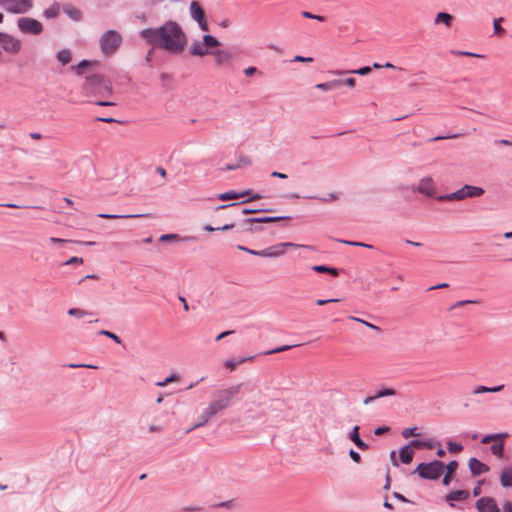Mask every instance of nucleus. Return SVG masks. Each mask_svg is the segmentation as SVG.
<instances>
[{
	"label": "nucleus",
	"instance_id": "30",
	"mask_svg": "<svg viewBox=\"0 0 512 512\" xmlns=\"http://www.w3.org/2000/svg\"><path fill=\"white\" fill-rule=\"evenodd\" d=\"M453 20V16L446 12H439L435 17V24L443 23L446 26H450Z\"/></svg>",
	"mask_w": 512,
	"mask_h": 512
},
{
	"label": "nucleus",
	"instance_id": "61",
	"mask_svg": "<svg viewBox=\"0 0 512 512\" xmlns=\"http://www.w3.org/2000/svg\"><path fill=\"white\" fill-rule=\"evenodd\" d=\"M312 269L317 273H327L329 271V267L325 265H315Z\"/></svg>",
	"mask_w": 512,
	"mask_h": 512
},
{
	"label": "nucleus",
	"instance_id": "27",
	"mask_svg": "<svg viewBox=\"0 0 512 512\" xmlns=\"http://www.w3.org/2000/svg\"><path fill=\"white\" fill-rule=\"evenodd\" d=\"M216 57V63L218 65H223L231 61L232 54L225 50H217L213 53Z\"/></svg>",
	"mask_w": 512,
	"mask_h": 512
},
{
	"label": "nucleus",
	"instance_id": "62",
	"mask_svg": "<svg viewBox=\"0 0 512 512\" xmlns=\"http://www.w3.org/2000/svg\"><path fill=\"white\" fill-rule=\"evenodd\" d=\"M76 263H83V258L73 256L65 262V265H73Z\"/></svg>",
	"mask_w": 512,
	"mask_h": 512
},
{
	"label": "nucleus",
	"instance_id": "38",
	"mask_svg": "<svg viewBox=\"0 0 512 512\" xmlns=\"http://www.w3.org/2000/svg\"><path fill=\"white\" fill-rule=\"evenodd\" d=\"M159 47H154L152 46V48L147 52L146 54V57H145V62L146 64H148L150 67H153L154 66V62H157V57H155V51L158 49Z\"/></svg>",
	"mask_w": 512,
	"mask_h": 512
},
{
	"label": "nucleus",
	"instance_id": "28",
	"mask_svg": "<svg viewBox=\"0 0 512 512\" xmlns=\"http://www.w3.org/2000/svg\"><path fill=\"white\" fill-rule=\"evenodd\" d=\"M342 86L341 79H335L325 83H319L315 87L322 91H330Z\"/></svg>",
	"mask_w": 512,
	"mask_h": 512
},
{
	"label": "nucleus",
	"instance_id": "19",
	"mask_svg": "<svg viewBox=\"0 0 512 512\" xmlns=\"http://www.w3.org/2000/svg\"><path fill=\"white\" fill-rule=\"evenodd\" d=\"M470 493L467 490H457L449 493L446 496L447 502L450 503L451 506H454L453 501H464L469 497Z\"/></svg>",
	"mask_w": 512,
	"mask_h": 512
},
{
	"label": "nucleus",
	"instance_id": "20",
	"mask_svg": "<svg viewBox=\"0 0 512 512\" xmlns=\"http://www.w3.org/2000/svg\"><path fill=\"white\" fill-rule=\"evenodd\" d=\"M251 163L252 162L249 157H247L245 155H240L238 158V163L227 164L224 168H222V170H226V171L236 170V169H240L245 166H249V165H251Z\"/></svg>",
	"mask_w": 512,
	"mask_h": 512
},
{
	"label": "nucleus",
	"instance_id": "14",
	"mask_svg": "<svg viewBox=\"0 0 512 512\" xmlns=\"http://www.w3.org/2000/svg\"><path fill=\"white\" fill-rule=\"evenodd\" d=\"M230 405L228 398H224L219 391L214 394V399L209 403L216 414L227 409Z\"/></svg>",
	"mask_w": 512,
	"mask_h": 512
},
{
	"label": "nucleus",
	"instance_id": "7",
	"mask_svg": "<svg viewBox=\"0 0 512 512\" xmlns=\"http://www.w3.org/2000/svg\"><path fill=\"white\" fill-rule=\"evenodd\" d=\"M17 26L22 33L39 35L43 31V25L40 21L29 18L21 17L17 20Z\"/></svg>",
	"mask_w": 512,
	"mask_h": 512
},
{
	"label": "nucleus",
	"instance_id": "29",
	"mask_svg": "<svg viewBox=\"0 0 512 512\" xmlns=\"http://www.w3.org/2000/svg\"><path fill=\"white\" fill-rule=\"evenodd\" d=\"M57 60L63 65H67L72 59V53L69 49H61L57 52Z\"/></svg>",
	"mask_w": 512,
	"mask_h": 512
},
{
	"label": "nucleus",
	"instance_id": "5",
	"mask_svg": "<svg viewBox=\"0 0 512 512\" xmlns=\"http://www.w3.org/2000/svg\"><path fill=\"white\" fill-rule=\"evenodd\" d=\"M122 43V36L116 30L106 31L99 40L100 48L103 54H114Z\"/></svg>",
	"mask_w": 512,
	"mask_h": 512
},
{
	"label": "nucleus",
	"instance_id": "6",
	"mask_svg": "<svg viewBox=\"0 0 512 512\" xmlns=\"http://www.w3.org/2000/svg\"><path fill=\"white\" fill-rule=\"evenodd\" d=\"M0 7L10 14H26L32 7V0H0Z\"/></svg>",
	"mask_w": 512,
	"mask_h": 512
},
{
	"label": "nucleus",
	"instance_id": "56",
	"mask_svg": "<svg viewBox=\"0 0 512 512\" xmlns=\"http://www.w3.org/2000/svg\"><path fill=\"white\" fill-rule=\"evenodd\" d=\"M503 20V18L495 19L493 22V27L495 33L502 34L504 33V29L501 27L500 22Z\"/></svg>",
	"mask_w": 512,
	"mask_h": 512
},
{
	"label": "nucleus",
	"instance_id": "47",
	"mask_svg": "<svg viewBox=\"0 0 512 512\" xmlns=\"http://www.w3.org/2000/svg\"><path fill=\"white\" fill-rule=\"evenodd\" d=\"M341 243L356 246V247H363L367 249H372L373 246L371 244L363 243V242H356V241H348V240H340Z\"/></svg>",
	"mask_w": 512,
	"mask_h": 512
},
{
	"label": "nucleus",
	"instance_id": "40",
	"mask_svg": "<svg viewBox=\"0 0 512 512\" xmlns=\"http://www.w3.org/2000/svg\"><path fill=\"white\" fill-rule=\"evenodd\" d=\"M209 423V421H207L201 414L198 416L197 418V422L190 428H188L185 432L186 433H190L191 431L197 429V428H200V427H204L205 425H207Z\"/></svg>",
	"mask_w": 512,
	"mask_h": 512
},
{
	"label": "nucleus",
	"instance_id": "26",
	"mask_svg": "<svg viewBox=\"0 0 512 512\" xmlns=\"http://www.w3.org/2000/svg\"><path fill=\"white\" fill-rule=\"evenodd\" d=\"M61 6L58 2H54L49 8L43 11V16L46 19H54L60 13Z\"/></svg>",
	"mask_w": 512,
	"mask_h": 512
},
{
	"label": "nucleus",
	"instance_id": "36",
	"mask_svg": "<svg viewBox=\"0 0 512 512\" xmlns=\"http://www.w3.org/2000/svg\"><path fill=\"white\" fill-rule=\"evenodd\" d=\"M202 41L207 49L217 47L220 45V42L210 34H205L202 38Z\"/></svg>",
	"mask_w": 512,
	"mask_h": 512
},
{
	"label": "nucleus",
	"instance_id": "64",
	"mask_svg": "<svg viewBox=\"0 0 512 512\" xmlns=\"http://www.w3.org/2000/svg\"><path fill=\"white\" fill-rule=\"evenodd\" d=\"M494 144L495 145H505V146H512V140H508V139H497V140H494Z\"/></svg>",
	"mask_w": 512,
	"mask_h": 512
},
{
	"label": "nucleus",
	"instance_id": "31",
	"mask_svg": "<svg viewBox=\"0 0 512 512\" xmlns=\"http://www.w3.org/2000/svg\"><path fill=\"white\" fill-rule=\"evenodd\" d=\"M147 214H131V215H118V214H108V213H100L97 216L103 219H118V218H140L145 217Z\"/></svg>",
	"mask_w": 512,
	"mask_h": 512
},
{
	"label": "nucleus",
	"instance_id": "4",
	"mask_svg": "<svg viewBox=\"0 0 512 512\" xmlns=\"http://www.w3.org/2000/svg\"><path fill=\"white\" fill-rule=\"evenodd\" d=\"M83 89L96 93H112V85L102 74H93L85 77Z\"/></svg>",
	"mask_w": 512,
	"mask_h": 512
},
{
	"label": "nucleus",
	"instance_id": "45",
	"mask_svg": "<svg viewBox=\"0 0 512 512\" xmlns=\"http://www.w3.org/2000/svg\"><path fill=\"white\" fill-rule=\"evenodd\" d=\"M67 313H68V315L74 316V317H77V318H82L85 315L89 314L88 312H86V311H84L82 309H79V308H70L67 311Z\"/></svg>",
	"mask_w": 512,
	"mask_h": 512
},
{
	"label": "nucleus",
	"instance_id": "2",
	"mask_svg": "<svg viewBox=\"0 0 512 512\" xmlns=\"http://www.w3.org/2000/svg\"><path fill=\"white\" fill-rule=\"evenodd\" d=\"M444 468L443 462L434 460L428 463H420L413 473L418 474L422 479L437 480L442 475Z\"/></svg>",
	"mask_w": 512,
	"mask_h": 512
},
{
	"label": "nucleus",
	"instance_id": "57",
	"mask_svg": "<svg viewBox=\"0 0 512 512\" xmlns=\"http://www.w3.org/2000/svg\"><path fill=\"white\" fill-rule=\"evenodd\" d=\"M178 379H179L178 374H172L169 377H166L164 380H162V387H165L169 383L177 381Z\"/></svg>",
	"mask_w": 512,
	"mask_h": 512
},
{
	"label": "nucleus",
	"instance_id": "16",
	"mask_svg": "<svg viewBox=\"0 0 512 512\" xmlns=\"http://www.w3.org/2000/svg\"><path fill=\"white\" fill-rule=\"evenodd\" d=\"M1 45H2V48L6 52H8V53L16 54L21 49V42H20V40L16 39L15 37H13V36H11L9 34L7 35V38H5L3 40Z\"/></svg>",
	"mask_w": 512,
	"mask_h": 512
},
{
	"label": "nucleus",
	"instance_id": "17",
	"mask_svg": "<svg viewBox=\"0 0 512 512\" xmlns=\"http://www.w3.org/2000/svg\"><path fill=\"white\" fill-rule=\"evenodd\" d=\"M359 430V426H354L350 431L348 437L359 449L367 450L369 446L360 438Z\"/></svg>",
	"mask_w": 512,
	"mask_h": 512
},
{
	"label": "nucleus",
	"instance_id": "11",
	"mask_svg": "<svg viewBox=\"0 0 512 512\" xmlns=\"http://www.w3.org/2000/svg\"><path fill=\"white\" fill-rule=\"evenodd\" d=\"M416 191L427 197H434L436 195V185L433 178L427 176L420 179Z\"/></svg>",
	"mask_w": 512,
	"mask_h": 512
},
{
	"label": "nucleus",
	"instance_id": "12",
	"mask_svg": "<svg viewBox=\"0 0 512 512\" xmlns=\"http://www.w3.org/2000/svg\"><path fill=\"white\" fill-rule=\"evenodd\" d=\"M238 194H239V198H242V197H249V198L245 199L242 202L230 203V204H221V205L217 206L215 209L216 210H224V209H227V208H230V207L240 206L241 204L246 203L248 201H254V200H258V199L262 198V195H260L258 193H252V190H250V189L242 191V192H240Z\"/></svg>",
	"mask_w": 512,
	"mask_h": 512
},
{
	"label": "nucleus",
	"instance_id": "53",
	"mask_svg": "<svg viewBox=\"0 0 512 512\" xmlns=\"http://www.w3.org/2000/svg\"><path fill=\"white\" fill-rule=\"evenodd\" d=\"M416 430H417V427H410V428H406L404 429L402 432H401V435L402 437L404 438H409L410 436H416L418 435L416 433Z\"/></svg>",
	"mask_w": 512,
	"mask_h": 512
},
{
	"label": "nucleus",
	"instance_id": "50",
	"mask_svg": "<svg viewBox=\"0 0 512 512\" xmlns=\"http://www.w3.org/2000/svg\"><path fill=\"white\" fill-rule=\"evenodd\" d=\"M297 345H284V346H280V347H277L275 349H272V350H269L267 352H265V354L267 355H270V354H275V353H279V352H284V351H287L293 347H296Z\"/></svg>",
	"mask_w": 512,
	"mask_h": 512
},
{
	"label": "nucleus",
	"instance_id": "43",
	"mask_svg": "<svg viewBox=\"0 0 512 512\" xmlns=\"http://www.w3.org/2000/svg\"><path fill=\"white\" fill-rule=\"evenodd\" d=\"M447 449L451 453H459L463 450V446L460 443L448 441L447 442Z\"/></svg>",
	"mask_w": 512,
	"mask_h": 512
},
{
	"label": "nucleus",
	"instance_id": "44",
	"mask_svg": "<svg viewBox=\"0 0 512 512\" xmlns=\"http://www.w3.org/2000/svg\"><path fill=\"white\" fill-rule=\"evenodd\" d=\"M248 219L249 218L244 219L243 224H242L243 226H246V227H244L245 231L256 232V231L261 230L260 227L254 225L256 222L248 221Z\"/></svg>",
	"mask_w": 512,
	"mask_h": 512
},
{
	"label": "nucleus",
	"instance_id": "63",
	"mask_svg": "<svg viewBox=\"0 0 512 512\" xmlns=\"http://www.w3.org/2000/svg\"><path fill=\"white\" fill-rule=\"evenodd\" d=\"M257 68L254 66L247 67L244 69V74L248 77L253 76L255 73H257Z\"/></svg>",
	"mask_w": 512,
	"mask_h": 512
},
{
	"label": "nucleus",
	"instance_id": "35",
	"mask_svg": "<svg viewBox=\"0 0 512 512\" xmlns=\"http://www.w3.org/2000/svg\"><path fill=\"white\" fill-rule=\"evenodd\" d=\"M339 197L338 193H328L327 195L323 196V197H318V196H306L305 198L307 199H317L323 203H328V202H333L335 200H337Z\"/></svg>",
	"mask_w": 512,
	"mask_h": 512
},
{
	"label": "nucleus",
	"instance_id": "22",
	"mask_svg": "<svg viewBox=\"0 0 512 512\" xmlns=\"http://www.w3.org/2000/svg\"><path fill=\"white\" fill-rule=\"evenodd\" d=\"M63 11L70 19H72L74 21L78 22V21L82 20V12L78 8H76L72 5H69V4L64 5Z\"/></svg>",
	"mask_w": 512,
	"mask_h": 512
},
{
	"label": "nucleus",
	"instance_id": "18",
	"mask_svg": "<svg viewBox=\"0 0 512 512\" xmlns=\"http://www.w3.org/2000/svg\"><path fill=\"white\" fill-rule=\"evenodd\" d=\"M189 52L191 55L199 57H203L210 53L203 44V41L200 42L198 40L192 42Z\"/></svg>",
	"mask_w": 512,
	"mask_h": 512
},
{
	"label": "nucleus",
	"instance_id": "54",
	"mask_svg": "<svg viewBox=\"0 0 512 512\" xmlns=\"http://www.w3.org/2000/svg\"><path fill=\"white\" fill-rule=\"evenodd\" d=\"M457 468L458 462L456 460H452L446 465V473L453 474L457 470Z\"/></svg>",
	"mask_w": 512,
	"mask_h": 512
},
{
	"label": "nucleus",
	"instance_id": "39",
	"mask_svg": "<svg viewBox=\"0 0 512 512\" xmlns=\"http://www.w3.org/2000/svg\"><path fill=\"white\" fill-rule=\"evenodd\" d=\"M375 395H376L377 399L382 398V397H387V396H394V395H396V391L392 388L383 387V388L377 390Z\"/></svg>",
	"mask_w": 512,
	"mask_h": 512
},
{
	"label": "nucleus",
	"instance_id": "60",
	"mask_svg": "<svg viewBox=\"0 0 512 512\" xmlns=\"http://www.w3.org/2000/svg\"><path fill=\"white\" fill-rule=\"evenodd\" d=\"M95 120L99 121V122H104V123H120V121H118L112 117H97Z\"/></svg>",
	"mask_w": 512,
	"mask_h": 512
},
{
	"label": "nucleus",
	"instance_id": "41",
	"mask_svg": "<svg viewBox=\"0 0 512 512\" xmlns=\"http://www.w3.org/2000/svg\"><path fill=\"white\" fill-rule=\"evenodd\" d=\"M218 199L222 201L239 199V194L234 191H227L218 195Z\"/></svg>",
	"mask_w": 512,
	"mask_h": 512
},
{
	"label": "nucleus",
	"instance_id": "9",
	"mask_svg": "<svg viewBox=\"0 0 512 512\" xmlns=\"http://www.w3.org/2000/svg\"><path fill=\"white\" fill-rule=\"evenodd\" d=\"M287 247H303L302 245H298L292 242H285L273 245L263 250H258L257 256L266 257V258H275L284 254L285 248Z\"/></svg>",
	"mask_w": 512,
	"mask_h": 512
},
{
	"label": "nucleus",
	"instance_id": "24",
	"mask_svg": "<svg viewBox=\"0 0 512 512\" xmlns=\"http://www.w3.org/2000/svg\"><path fill=\"white\" fill-rule=\"evenodd\" d=\"M241 387L242 384H237L234 386H230L226 389H223L219 392L224 398H228V402L231 404L233 397H235L240 392Z\"/></svg>",
	"mask_w": 512,
	"mask_h": 512
},
{
	"label": "nucleus",
	"instance_id": "59",
	"mask_svg": "<svg viewBox=\"0 0 512 512\" xmlns=\"http://www.w3.org/2000/svg\"><path fill=\"white\" fill-rule=\"evenodd\" d=\"M349 456L350 458L355 462V463H360L361 462V456L360 454L355 451L354 449H350L349 450Z\"/></svg>",
	"mask_w": 512,
	"mask_h": 512
},
{
	"label": "nucleus",
	"instance_id": "34",
	"mask_svg": "<svg viewBox=\"0 0 512 512\" xmlns=\"http://www.w3.org/2000/svg\"><path fill=\"white\" fill-rule=\"evenodd\" d=\"M93 63H97V61H91V60L83 59V60H81L78 63V65L71 66V69L74 70L77 75H82L83 74V69L89 67Z\"/></svg>",
	"mask_w": 512,
	"mask_h": 512
},
{
	"label": "nucleus",
	"instance_id": "55",
	"mask_svg": "<svg viewBox=\"0 0 512 512\" xmlns=\"http://www.w3.org/2000/svg\"><path fill=\"white\" fill-rule=\"evenodd\" d=\"M69 368H89V369H97L98 367L92 364H75L70 363L66 365Z\"/></svg>",
	"mask_w": 512,
	"mask_h": 512
},
{
	"label": "nucleus",
	"instance_id": "48",
	"mask_svg": "<svg viewBox=\"0 0 512 512\" xmlns=\"http://www.w3.org/2000/svg\"><path fill=\"white\" fill-rule=\"evenodd\" d=\"M245 358H241L239 360L235 359H228L225 361L224 365L229 368L230 370H234L238 364H241L245 361Z\"/></svg>",
	"mask_w": 512,
	"mask_h": 512
},
{
	"label": "nucleus",
	"instance_id": "32",
	"mask_svg": "<svg viewBox=\"0 0 512 512\" xmlns=\"http://www.w3.org/2000/svg\"><path fill=\"white\" fill-rule=\"evenodd\" d=\"M490 450L493 455L498 458H503L504 456V440H499L491 445Z\"/></svg>",
	"mask_w": 512,
	"mask_h": 512
},
{
	"label": "nucleus",
	"instance_id": "1",
	"mask_svg": "<svg viewBox=\"0 0 512 512\" xmlns=\"http://www.w3.org/2000/svg\"><path fill=\"white\" fill-rule=\"evenodd\" d=\"M186 44L187 36L177 22L167 21L162 24V49L172 54H180Z\"/></svg>",
	"mask_w": 512,
	"mask_h": 512
},
{
	"label": "nucleus",
	"instance_id": "52",
	"mask_svg": "<svg viewBox=\"0 0 512 512\" xmlns=\"http://www.w3.org/2000/svg\"><path fill=\"white\" fill-rule=\"evenodd\" d=\"M479 303L478 300H460L458 302H456L455 304H453L450 309L453 310L455 308H459V307H462V306H465L467 304H477Z\"/></svg>",
	"mask_w": 512,
	"mask_h": 512
},
{
	"label": "nucleus",
	"instance_id": "13",
	"mask_svg": "<svg viewBox=\"0 0 512 512\" xmlns=\"http://www.w3.org/2000/svg\"><path fill=\"white\" fill-rule=\"evenodd\" d=\"M140 36L152 46L160 47V27L143 29Z\"/></svg>",
	"mask_w": 512,
	"mask_h": 512
},
{
	"label": "nucleus",
	"instance_id": "8",
	"mask_svg": "<svg viewBox=\"0 0 512 512\" xmlns=\"http://www.w3.org/2000/svg\"><path fill=\"white\" fill-rule=\"evenodd\" d=\"M189 13H190V17L195 22H197L199 28L202 31H208L209 30L204 10L202 9V7H201V5H200V3L198 1L193 0V1L190 2Z\"/></svg>",
	"mask_w": 512,
	"mask_h": 512
},
{
	"label": "nucleus",
	"instance_id": "15",
	"mask_svg": "<svg viewBox=\"0 0 512 512\" xmlns=\"http://www.w3.org/2000/svg\"><path fill=\"white\" fill-rule=\"evenodd\" d=\"M468 467L473 476H480L489 471L488 465L482 463L475 457H472L468 461Z\"/></svg>",
	"mask_w": 512,
	"mask_h": 512
},
{
	"label": "nucleus",
	"instance_id": "33",
	"mask_svg": "<svg viewBox=\"0 0 512 512\" xmlns=\"http://www.w3.org/2000/svg\"><path fill=\"white\" fill-rule=\"evenodd\" d=\"M507 436H508L507 433H497V434L485 435L481 439V443L487 444V443H490L492 441L498 442L499 440H504V438H506Z\"/></svg>",
	"mask_w": 512,
	"mask_h": 512
},
{
	"label": "nucleus",
	"instance_id": "46",
	"mask_svg": "<svg viewBox=\"0 0 512 512\" xmlns=\"http://www.w3.org/2000/svg\"><path fill=\"white\" fill-rule=\"evenodd\" d=\"M99 334L100 335H103V336H106L110 339H112L115 343L117 344H121V339L113 332L111 331H108V330H100L99 331Z\"/></svg>",
	"mask_w": 512,
	"mask_h": 512
},
{
	"label": "nucleus",
	"instance_id": "37",
	"mask_svg": "<svg viewBox=\"0 0 512 512\" xmlns=\"http://www.w3.org/2000/svg\"><path fill=\"white\" fill-rule=\"evenodd\" d=\"M371 71H372L371 67L365 66V67L359 68L357 70L339 71V72H337V74L338 75H342V74H345V73H351V74H358V75H361V76H365V75H368Z\"/></svg>",
	"mask_w": 512,
	"mask_h": 512
},
{
	"label": "nucleus",
	"instance_id": "58",
	"mask_svg": "<svg viewBox=\"0 0 512 512\" xmlns=\"http://www.w3.org/2000/svg\"><path fill=\"white\" fill-rule=\"evenodd\" d=\"M49 242L51 244H55V245H63V244L69 243L71 241L70 240H66V239H62V238H57V237H50L49 238Z\"/></svg>",
	"mask_w": 512,
	"mask_h": 512
},
{
	"label": "nucleus",
	"instance_id": "51",
	"mask_svg": "<svg viewBox=\"0 0 512 512\" xmlns=\"http://www.w3.org/2000/svg\"><path fill=\"white\" fill-rule=\"evenodd\" d=\"M301 15L304 17V18H307V19H314V20H317L319 22H323L325 20V18L321 15H316V14H312L308 11H303L301 13Z\"/></svg>",
	"mask_w": 512,
	"mask_h": 512
},
{
	"label": "nucleus",
	"instance_id": "3",
	"mask_svg": "<svg viewBox=\"0 0 512 512\" xmlns=\"http://www.w3.org/2000/svg\"><path fill=\"white\" fill-rule=\"evenodd\" d=\"M483 194V188L466 184L452 193L438 196L437 199L439 201H460L465 198L479 197Z\"/></svg>",
	"mask_w": 512,
	"mask_h": 512
},
{
	"label": "nucleus",
	"instance_id": "23",
	"mask_svg": "<svg viewBox=\"0 0 512 512\" xmlns=\"http://www.w3.org/2000/svg\"><path fill=\"white\" fill-rule=\"evenodd\" d=\"M414 451L410 448V445L402 447L399 451V457L402 463L409 464L412 462Z\"/></svg>",
	"mask_w": 512,
	"mask_h": 512
},
{
	"label": "nucleus",
	"instance_id": "21",
	"mask_svg": "<svg viewBox=\"0 0 512 512\" xmlns=\"http://www.w3.org/2000/svg\"><path fill=\"white\" fill-rule=\"evenodd\" d=\"M500 484L504 488H512V467L504 468L500 474Z\"/></svg>",
	"mask_w": 512,
	"mask_h": 512
},
{
	"label": "nucleus",
	"instance_id": "42",
	"mask_svg": "<svg viewBox=\"0 0 512 512\" xmlns=\"http://www.w3.org/2000/svg\"><path fill=\"white\" fill-rule=\"evenodd\" d=\"M349 319L352 320V321H355V322H359V323L363 324L364 326H366V327H368V328H370L372 330H375L377 332H381V329L378 326H376V325H374V324H372L370 322H367V321H365L363 319H360V318H357V317H354V316H350Z\"/></svg>",
	"mask_w": 512,
	"mask_h": 512
},
{
	"label": "nucleus",
	"instance_id": "10",
	"mask_svg": "<svg viewBox=\"0 0 512 512\" xmlns=\"http://www.w3.org/2000/svg\"><path fill=\"white\" fill-rule=\"evenodd\" d=\"M478 512H501L496 500L492 497H481L476 501Z\"/></svg>",
	"mask_w": 512,
	"mask_h": 512
},
{
	"label": "nucleus",
	"instance_id": "49",
	"mask_svg": "<svg viewBox=\"0 0 512 512\" xmlns=\"http://www.w3.org/2000/svg\"><path fill=\"white\" fill-rule=\"evenodd\" d=\"M201 415L207 420L210 421L213 417H215L217 414L215 411L208 405L203 411L201 412Z\"/></svg>",
	"mask_w": 512,
	"mask_h": 512
},
{
	"label": "nucleus",
	"instance_id": "25",
	"mask_svg": "<svg viewBox=\"0 0 512 512\" xmlns=\"http://www.w3.org/2000/svg\"><path fill=\"white\" fill-rule=\"evenodd\" d=\"M289 216H264V217H253L249 218L248 221L256 222V223H270L276 222L280 220L289 219Z\"/></svg>",
	"mask_w": 512,
	"mask_h": 512
}]
</instances>
